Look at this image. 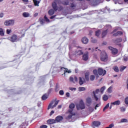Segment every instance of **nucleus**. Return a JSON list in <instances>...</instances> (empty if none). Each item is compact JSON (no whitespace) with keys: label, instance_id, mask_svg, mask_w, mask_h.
Returning <instances> with one entry per match:
<instances>
[{"label":"nucleus","instance_id":"obj_1","mask_svg":"<svg viewBox=\"0 0 128 128\" xmlns=\"http://www.w3.org/2000/svg\"><path fill=\"white\" fill-rule=\"evenodd\" d=\"M60 4L62 3V1L60 0H54V2L52 3V7L53 9L54 10L55 12H56L57 10L60 12L64 10V7H62V6H59L58 7L57 4Z\"/></svg>","mask_w":128,"mask_h":128},{"label":"nucleus","instance_id":"obj_2","mask_svg":"<svg viewBox=\"0 0 128 128\" xmlns=\"http://www.w3.org/2000/svg\"><path fill=\"white\" fill-rule=\"evenodd\" d=\"M100 61L106 62L108 60V56L106 52H102L100 56Z\"/></svg>","mask_w":128,"mask_h":128},{"label":"nucleus","instance_id":"obj_3","mask_svg":"<svg viewBox=\"0 0 128 128\" xmlns=\"http://www.w3.org/2000/svg\"><path fill=\"white\" fill-rule=\"evenodd\" d=\"M68 112L69 114L66 117V120H71L72 116L76 115V113H73V109H69Z\"/></svg>","mask_w":128,"mask_h":128},{"label":"nucleus","instance_id":"obj_4","mask_svg":"<svg viewBox=\"0 0 128 128\" xmlns=\"http://www.w3.org/2000/svg\"><path fill=\"white\" fill-rule=\"evenodd\" d=\"M122 41V38L121 37L117 38L113 40V42L120 46H122L120 44Z\"/></svg>","mask_w":128,"mask_h":128},{"label":"nucleus","instance_id":"obj_5","mask_svg":"<svg viewBox=\"0 0 128 128\" xmlns=\"http://www.w3.org/2000/svg\"><path fill=\"white\" fill-rule=\"evenodd\" d=\"M18 35H16V34H13L10 37H8V40H10L12 42H15L18 41Z\"/></svg>","mask_w":128,"mask_h":128},{"label":"nucleus","instance_id":"obj_6","mask_svg":"<svg viewBox=\"0 0 128 128\" xmlns=\"http://www.w3.org/2000/svg\"><path fill=\"white\" fill-rule=\"evenodd\" d=\"M15 22L12 20H6L4 22V25L6 26H12L14 24Z\"/></svg>","mask_w":128,"mask_h":128},{"label":"nucleus","instance_id":"obj_7","mask_svg":"<svg viewBox=\"0 0 128 128\" xmlns=\"http://www.w3.org/2000/svg\"><path fill=\"white\" fill-rule=\"evenodd\" d=\"M59 102V100L56 101L54 105H52L54 103V101L51 102L48 106V110H49L50 108H55L58 105Z\"/></svg>","mask_w":128,"mask_h":128},{"label":"nucleus","instance_id":"obj_8","mask_svg":"<svg viewBox=\"0 0 128 128\" xmlns=\"http://www.w3.org/2000/svg\"><path fill=\"white\" fill-rule=\"evenodd\" d=\"M100 92V89H96L95 91H93L92 94H94V97L96 102H98L99 100V97L96 96Z\"/></svg>","mask_w":128,"mask_h":128},{"label":"nucleus","instance_id":"obj_9","mask_svg":"<svg viewBox=\"0 0 128 128\" xmlns=\"http://www.w3.org/2000/svg\"><path fill=\"white\" fill-rule=\"evenodd\" d=\"M108 48L112 52L113 55H116L118 54V50L116 48H114L112 46H110Z\"/></svg>","mask_w":128,"mask_h":128},{"label":"nucleus","instance_id":"obj_10","mask_svg":"<svg viewBox=\"0 0 128 128\" xmlns=\"http://www.w3.org/2000/svg\"><path fill=\"white\" fill-rule=\"evenodd\" d=\"M98 74L99 76H104L106 74V70H104L102 68H98Z\"/></svg>","mask_w":128,"mask_h":128},{"label":"nucleus","instance_id":"obj_11","mask_svg":"<svg viewBox=\"0 0 128 128\" xmlns=\"http://www.w3.org/2000/svg\"><path fill=\"white\" fill-rule=\"evenodd\" d=\"M89 54L88 52H84V54L82 55V60L86 62L88 60L89 58Z\"/></svg>","mask_w":128,"mask_h":128},{"label":"nucleus","instance_id":"obj_12","mask_svg":"<svg viewBox=\"0 0 128 128\" xmlns=\"http://www.w3.org/2000/svg\"><path fill=\"white\" fill-rule=\"evenodd\" d=\"M76 108L78 110H84L86 107L84 102H80L78 106H76Z\"/></svg>","mask_w":128,"mask_h":128},{"label":"nucleus","instance_id":"obj_13","mask_svg":"<svg viewBox=\"0 0 128 128\" xmlns=\"http://www.w3.org/2000/svg\"><path fill=\"white\" fill-rule=\"evenodd\" d=\"M81 41L83 44H87L89 42V39L86 36H84L82 38Z\"/></svg>","mask_w":128,"mask_h":128},{"label":"nucleus","instance_id":"obj_14","mask_svg":"<svg viewBox=\"0 0 128 128\" xmlns=\"http://www.w3.org/2000/svg\"><path fill=\"white\" fill-rule=\"evenodd\" d=\"M62 120H64V116H56L55 119L56 122H62Z\"/></svg>","mask_w":128,"mask_h":128},{"label":"nucleus","instance_id":"obj_15","mask_svg":"<svg viewBox=\"0 0 128 128\" xmlns=\"http://www.w3.org/2000/svg\"><path fill=\"white\" fill-rule=\"evenodd\" d=\"M92 104V98H88L86 100V104L88 106H91Z\"/></svg>","mask_w":128,"mask_h":128},{"label":"nucleus","instance_id":"obj_16","mask_svg":"<svg viewBox=\"0 0 128 128\" xmlns=\"http://www.w3.org/2000/svg\"><path fill=\"white\" fill-rule=\"evenodd\" d=\"M92 126L95 127H98L100 126V121H94L92 122Z\"/></svg>","mask_w":128,"mask_h":128},{"label":"nucleus","instance_id":"obj_17","mask_svg":"<svg viewBox=\"0 0 128 128\" xmlns=\"http://www.w3.org/2000/svg\"><path fill=\"white\" fill-rule=\"evenodd\" d=\"M122 34H123V32H122V31H118L116 33L113 34V36L116 37L118 36H122Z\"/></svg>","mask_w":128,"mask_h":128},{"label":"nucleus","instance_id":"obj_18","mask_svg":"<svg viewBox=\"0 0 128 128\" xmlns=\"http://www.w3.org/2000/svg\"><path fill=\"white\" fill-rule=\"evenodd\" d=\"M70 82H72L73 83H75V82H78V78L77 76H74V78L72 76H70Z\"/></svg>","mask_w":128,"mask_h":128},{"label":"nucleus","instance_id":"obj_19","mask_svg":"<svg viewBox=\"0 0 128 128\" xmlns=\"http://www.w3.org/2000/svg\"><path fill=\"white\" fill-rule=\"evenodd\" d=\"M108 30H103V31H102V34H101L102 38H104V37H106V36L108 34Z\"/></svg>","mask_w":128,"mask_h":128},{"label":"nucleus","instance_id":"obj_20","mask_svg":"<svg viewBox=\"0 0 128 128\" xmlns=\"http://www.w3.org/2000/svg\"><path fill=\"white\" fill-rule=\"evenodd\" d=\"M84 82H85L84 78H82L81 77L79 78V84L80 86L84 84Z\"/></svg>","mask_w":128,"mask_h":128},{"label":"nucleus","instance_id":"obj_21","mask_svg":"<svg viewBox=\"0 0 128 128\" xmlns=\"http://www.w3.org/2000/svg\"><path fill=\"white\" fill-rule=\"evenodd\" d=\"M48 124H54L56 123V120L54 119H50L47 121Z\"/></svg>","mask_w":128,"mask_h":128},{"label":"nucleus","instance_id":"obj_22","mask_svg":"<svg viewBox=\"0 0 128 128\" xmlns=\"http://www.w3.org/2000/svg\"><path fill=\"white\" fill-rule=\"evenodd\" d=\"M92 72H93L94 74L96 76V78H98L99 77L97 70H96V69L92 71Z\"/></svg>","mask_w":128,"mask_h":128},{"label":"nucleus","instance_id":"obj_23","mask_svg":"<svg viewBox=\"0 0 128 128\" xmlns=\"http://www.w3.org/2000/svg\"><path fill=\"white\" fill-rule=\"evenodd\" d=\"M62 68H64V74H66V72H68V74H70V72H72L70 70H68V68H64V67L61 68L60 70H62Z\"/></svg>","mask_w":128,"mask_h":128},{"label":"nucleus","instance_id":"obj_24","mask_svg":"<svg viewBox=\"0 0 128 128\" xmlns=\"http://www.w3.org/2000/svg\"><path fill=\"white\" fill-rule=\"evenodd\" d=\"M54 12L56 11L54 10V8L48 10V14H49V16H52L54 14Z\"/></svg>","mask_w":128,"mask_h":128},{"label":"nucleus","instance_id":"obj_25","mask_svg":"<svg viewBox=\"0 0 128 128\" xmlns=\"http://www.w3.org/2000/svg\"><path fill=\"white\" fill-rule=\"evenodd\" d=\"M84 76H85L86 80V81H89V80H90V78H89V76H90V73H89V72H86V73H85Z\"/></svg>","mask_w":128,"mask_h":128},{"label":"nucleus","instance_id":"obj_26","mask_svg":"<svg viewBox=\"0 0 128 128\" xmlns=\"http://www.w3.org/2000/svg\"><path fill=\"white\" fill-rule=\"evenodd\" d=\"M104 28L107 30V32H108L110 30H111L112 28V26L110 25H106L104 27Z\"/></svg>","mask_w":128,"mask_h":128},{"label":"nucleus","instance_id":"obj_27","mask_svg":"<svg viewBox=\"0 0 128 128\" xmlns=\"http://www.w3.org/2000/svg\"><path fill=\"white\" fill-rule=\"evenodd\" d=\"M22 15L24 18H28L30 16V14L26 12H24Z\"/></svg>","mask_w":128,"mask_h":128},{"label":"nucleus","instance_id":"obj_28","mask_svg":"<svg viewBox=\"0 0 128 128\" xmlns=\"http://www.w3.org/2000/svg\"><path fill=\"white\" fill-rule=\"evenodd\" d=\"M120 104V100H117L114 102L111 103V104L116 105V106H119Z\"/></svg>","mask_w":128,"mask_h":128},{"label":"nucleus","instance_id":"obj_29","mask_svg":"<svg viewBox=\"0 0 128 128\" xmlns=\"http://www.w3.org/2000/svg\"><path fill=\"white\" fill-rule=\"evenodd\" d=\"M100 34V30H97L95 32V36L97 37H99Z\"/></svg>","mask_w":128,"mask_h":128},{"label":"nucleus","instance_id":"obj_30","mask_svg":"<svg viewBox=\"0 0 128 128\" xmlns=\"http://www.w3.org/2000/svg\"><path fill=\"white\" fill-rule=\"evenodd\" d=\"M0 36H4V32L2 28H0Z\"/></svg>","mask_w":128,"mask_h":128},{"label":"nucleus","instance_id":"obj_31","mask_svg":"<svg viewBox=\"0 0 128 128\" xmlns=\"http://www.w3.org/2000/svg\"><path fill=\"white\" fill-rule=\"evenodd\" d=\"M112 88H113L112 86H110L109 88H108V90H107V92H108V93L110 94L112 92Z\"/></svg>","mask_w":128,"mask_h":128},{"label":"nucleus","instance_id":"obj_32","mask_svg":"<svg viewBox=\"0 0 128 128\" xmlns=\"http://www.w3.org/2000/svg\"><path fill=\"white\" fill-rule=\"evenodd\" d=\"M84 54V52L82 50H79L77 52L78 56H82Z\"/></svg>","mask_w":128,"mask_h":128},{"label":"nucleus","instance_id":"obj_33","mask_svg":"<svg viewBox=\"0 0 128 128\" xmlns=\"http://www.w3.org/2000/svg\"><path fill=\"white\" fill-rule=\"evenodd\" d=\"M108 100V96L106 95L103 96V100L106 102Z\"/></svg>","mask_w":128,"mask_h":128},{"label":"nucleus","instance_id":"obj_34","mask_svg":"<svg viewBox=\"0 0 128 128\" xmlns=\"http://www.w3.org/2000/svg\"><path fill=\"white\" fill-rule=\"evenodd\" d=\"M48 98V96L46 94H44L42 96V100H46L47 98Z\"/></svg>","mask_w":128,"mask_h":128},{"label":"nucleus","instance_id":"obj_35","mask_svg":"<svg viewBox=\"0 0 128 128\" xmlns=\"http://www.w3.org/2000/svg\"><path fill=\"white\" fill-rule=\"evenodd\" d=\"M33 1L35 6H38V4L40 2V1L36 0H33Z\"/></svg>","mask_w":128,"mask_h":128},{"label":"nucleus","instance_id":"obj_36","mask_svg":"<svg viewBox=\"0 0 128 128\" xmlns=\"http://www.w3.org/2000/svg\"><path fill=\"white\" fill-rule=\"evenodd\" d=\"M113 70H114V72H119V69L117 66H114L113 68Z\"/></svg>","mask_w":128,"mask_h":128},{"label":"nucleus","instance_id":"obj_37","mask_svg":"<svg viewBox=\"0 0 128 128\" xmlns=\"http://www.w3.org/2000/svg\"><path fill=\"white\" fill-rule=\"evenodd\" d=\"M74 108H75V105L74 104H71L69 106V108H70L71 110Z\"/></svg>","mask_w":128,"mask_h":128},{"label":"nucleus","instance_id":"obj_38","mask_svg":"<svg viewBox=\"0 0 128 128\" xmlns=\"http://www.w3.org/2000/svg\"><path fill=\"white\" fill-rule=\"evenodd\" d=\"M95 78L96 77H95L94 75L90 76V80H91V81L94 80L95 79Z\"/></svg>","mask_w":128,"mask_h":128},{"label":"nucleus","instance_id":"obj_39","mask_svg":"<svg viewBox=\"0 0 128 128\" xmlns=\"http://www.w3.org/2000/svg\"><path fill=\"white\" fill-rule=\"evenodd\" d=\"M121 122H128V120L126 118H122L120 121Z\"/></svg>","mask_w":128,"mask_h":128},{"label":"nucleus","instance_id":"obj_40","mask_svg":"<svg viewBox=\"0 0 128 128\" xmlns=\"http://www.w3.org/2000/svg\"><path fill=\"white\" fill-rule=\"evenodd\" d=\"M78 90L80 92L86 90V88H84V87H80V88H78Z\"/></svg>","mask_w":128,"mask_h":128},{"label":"nucleus","instance_id":"obj_41","mask_svg":"<svg viewBox=\"0 0 128 128\" xmlns=\"http://www.w3.org/2000/svg\"><path fill=\"white\" fill-rule=\"evenodd\" d=\"M110 104H108L104 107V108H103V112H104L106 109H108L109 108Z\"/></svg>","mask_w":128,"mask_h":128},{"label":"nucleus","instance_id":"obj_42","mask_svg":"<svg viewBox=\"0 0 128 128\" xmlns=\"http://www.w3.org/2000/svg\"><path fill=\"white\" fill-rule=\"evenodd\" d=\"M106 90V87L105 86H103L102 88H100V92L101 93L103 94L104 90Z\"/></svg>","mask_w":128,"mask_h":128},{"label":"nucleus","instance_id":"obj_43","mask_svg":"<svg viewBox=\"0 0 128 128\" xmlns=\"http://www.w3.org/2000/svg\"><path fill=\"white\" fill-rule=\"evenodd\" d=\"M126 68V66H122L120 68V72H122L125 68Z\"/></svg>","mask_w":128,"mask_h":128},{"label":"nucleus","instance_id":"obj_44","mask_svg":"<svg viewBox=\"0 0 128 128\" xmlns=\"http://www.w3.org/2000/svg\"><path fill=\"white\" fill-rule=\"evenodd\" d=\"M12 32V30H11V29H7L6 30V33L8 34H9Z\"/></svg>","mask_w":128,"mask_h":128},{"label":"nucleus","instance_id":"obj_45","mask_svg":"<svg viewBox=\"0 0 128 128\" xmlns=\"http://www.w3.org/2000/svg\"><path fill=\"white\" fill-rule=\"evenodd\" d=\"M69 3L70 2L68 1H66V2H63L62 4H63L64 6H66V5H68Z\"/></svg>","mask_w":128,"mask_h":128},{"label":"nucleus","instance_id":"obj_46","mask_svg":"<svg viewBox=\"0 0 128 128\" xmlns=\"http://www.w3.org/2000/svg\"><path fill=\"white\" fill-rule=\"evenodd\" d=\"M58 88H59V86L58 84H56V88H55V91L56 92H57L58 90Z\"/></svg>","mask_w":128,"mask_h":128},{"label":"nucleus","instance_id":"obj_47","mask_svg":"<svg viewBox=\"0 0 128 128\" xmlns=\"http://www.w3.org/2000/svg\"><path fill=\"white\" fill-rule=\"evenodd\" d=\"M59 94L61 96H62L64 94V90H60V92H59Z\"/></svg>","mask_w":128,"mask_h":128},{"label":"nucleus","instance_id":"obj_48","mask_svg":"<svg viewBox=\"0 0 128 128\" xmlns=\"http://www.w3.org/2000/svg\"><path fill=\"white\" fill-rule=\"evenodd\" d=\"M124 62H128V56H124Z\"/></svg>","mask_w":128,"mask_h":128},{"label":"nucleus","instance_id":"obj_49","mask_svg":"<svg viewBox=\"0 0 128 128\" xmlns=\"http://www.w3.org/2000/svg\"><path fill=\"white\" fill-rule=\"evenodd\" d=\"M124 102L126 104H128V97H126V98H125V100H124Z\"/></svg>","mask_w":128,"mask_h":128},{"label":"nucleus","instance_id":"obj_50","mask_svg":"<svg viewBox=\"0 0 128 128\" xmlns=\"http://www.w3.org/2000/svg\"><path fill=\"white\" fill-rule=\"evenodd\" d=\"M74 7H76V6L74 4L72 3V4H70V8H74Z\"/></svg>","mask_w":128,"mask_h":128},{"label":"nucleus","instance_id":"obj_51","mask_svg":"<svg viewBox=\"0 0 128 128\" xmlns=\"http://www.w3.org/2000/svg\"><path fill=\"white\" fill-rule=\"evenodd\" d=\"M44 19L46 22H50V20L48 19V18L46 16H44Z\"/></svg>","mask_w":128,"mask_h":128},{"label":"nucleus","instance_id":"obj_52","mask_svg":"<svg viewBox=\"0 0 128 128\" xmlns=\"http://www.w3.org/2000/svg\"><path fill=\"white\" fill-rule=\"evenodd\" d=\"M40 128H48V126L46 125H42L40 126Z\"/></svg>","mask_w":128,"mask_h":128},{"label":"nucleus","instance_id":"obj_53","mask_svg":"<svg viewBox=\"0 0 128 128\" xmlns=\"http://www.w3.org/2000/svg\"><path fill=\"white\" fill-rule=\"evenodd\" d=\"M120 110L122 112H124L126 111V108H124V107H122V108H120Z\"/></svg>","mask_w":128,"mask_h":128},{"label":"nucleus","instance_id":"obj_54","mask_svg":"<svg viewBox=\"0 0 128 128\" xmlns=\"http://www.w3.org/2000/svg\"><path fill=\"white\" fill-rule=\"evenodd\" d=\"M100 106V104H96L94 107V109L96 110H97V108H98L99 106Z\"/></svg>","mask_w":128,"mask_h":128},{"label":"nucleus","instance_id":"obj_55","mask_svg":"<svg viewBox=\"0 0 128 128\" xmlns=\"http://www.w3.org/2000/svg\"><path fill=\"white\" fill-rule=\"evenodd\" d=\"M92 33H93V31H92V30H90L89 31L88 35H89V36H92Z\"/></svg>","mask_w":128,"mask_h":128},{"label":"nucleus","instance_id":"obj_56","mask_svg":"<svg viewBox=\"0 0 128 128\" xmlns=\"http://www.w3.org/2000/svg\"><path fill=\"white\" fill-rule=\"evenodd\" d=\"M92 43H96L97 42V40L96 39H93L92 40Z\"/></svg>","mask_w":128,"mask_h":128},{"label":"nucleus","instance_id":"obj_57","mask_svg":"<svg viewBox=\"0 0 128 128\" xmlns=\"http://www.w3.org/2000/svg\"><path fill=\"white\" fill-rule=\"evenodd\" d=\"M108 126L110 127V128H112L113 127H114V124H111Z\"/></svg>","mask_w":128,"mask_h":128},{"label":"nucleus","instance_id":"obj_58","mask_svg":"<svg viewBox=\"0 0 128 128\" xmlns=\"http://www.w3.org/2000/svg\"><path fill=\"white\" fill-rule=\"evenodd\" d=\"M54 111H53V110H52V111H51V112L50 114V116H52L54 114Z\"/></svg>","mask_w":128,"mask_h":128},{"label":"nucleus","instance_id":"obj_59","mask_svg":"<svg viewBox=\"0 0 128 128\" xmlns=\"http://www.w3.org/2000/svg\"><path fill=\"white\" fill-rule=\"evenodd\" d=\"M118 30V29H117V28L114 29V30L112 31V34H114V33H115Z\"/></svg>","mask_w":128,"mask_h":128},{"label":"nucleus","instance_id":"obj_60","mask_svg":"<svg viewBox=\"0 0 128 128\" xmlns=\"http://www.w3.org/2000/svg\"><path fill=\"white\" fill-rule=\"evenodd\" d=\"M66 96L67 97V98H68V97H70V93L69 92H66Z\"/></svg>","mask_w":128,"mask_h":128},{"label":"nucleus","instance_id":"obj_61","mask_svg":"<svg viewBox=\"0 0 128 128\" xmlns=\"http://www.w3.org/2000/svg\"><path fill=\"white\" fill-rule=\"evenodd\" d=\"M56 16L54 15V16H52L50 18V19H54Z\"/></svg>","mask_w":128,"mask_h":128},{"label":"nucleus","instance_id":"obj_62","mask_svg":"<svg viewBox=\"0 0 128 128\" xmlns=\"http://www.w3.org/2000/svg\"><path fill=\"white\" fill-rule=\"evenodd\" d=\"M4 14L3 13L0 14V18H3Z\"/></svg>","mask_w":128,"mask_h":128},{"label":"nucleus","instance_id":"obj_63","mask_svg":"<svg viewBox=\"0 0 128 128\" xmlns=\"http://www.w3.org/2000/svg\"><path fill=\"white\" fill-rule=\"evenodd\" d=\"M70 89L71 90H76V88H71Z\"/></svg>","mask_w":128,"mask_h":128},{"label":"nucleus","instance_id":"obj_64","mask_svg":"<svg viewBox=\"0 0 128 128\" xmlns=\"http://www.w3.org/2000/svg\"><path fill=\"white\" fill-rule=\"evenodd\" d=\"M22 1L23 2H28V0H22Z\"/></svg>","mask_w":128,"mask_h":128}]
</instances>
